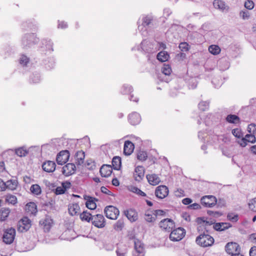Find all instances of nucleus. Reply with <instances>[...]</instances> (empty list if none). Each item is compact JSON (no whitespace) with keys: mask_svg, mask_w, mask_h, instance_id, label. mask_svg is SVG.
<instances>
[{"mask_svg":"<svg viewBox=\"0 0 256 256\" xmlns=\"http://www.w3.org/2000/svg\"><path fill=\"white\" fill-rule=\"evenodd\" d=\"M160 227L166 231L170 232L174 226L173 220L170 218L162 220L159 224Z\"/></svg>","mask_w":256,"mask_h":256,"instance_id":"f8f14e48","label":"nucleus"},{"mask_svg":"<svg viewBox=\"0 0 256 256\" xmlns=\"http://www.w3.org/2000/svg\"><path fill=\"white\" fill-rule=\"evenodd\" d=\"M100 172L102 177H108L112 172V168L110 165L104 164L100 168Z\"/></svg>","mask_w":256,"mask_h":256,"instance_id":"412c9836","label":"nucleus"},{"mask_svg":"<svg viewBox=\"0 0 256 256\" xmlns=\"http://www.w3.org/2000/svg\"><path fill=\"white\" fill-rule=\"evenodd\" d=\"M207 214L209 216H213L214 218H216L220 216L222 214L220 212L212 211V210H208L207 211Z\"/></svg>","mask_w":256,"mask_h":256,"instance_id":"603ef678","label":"nucleus"},{"mask_svg":"<svg viewBox=\"0 0 256 256\" xmlns=\"http://www.w3.org/2000/svg\"><path fill=\"white\" fill-rule=\"evenodd\" d=\"M144 174V167L142 166H138L136 168L134 172V176L135 180L138 182L142 180Z\"/></svg>","mask_w":256,"mask_h":256,"instance_id":"a211bd4d","label":"nucleus"},{"mask_svg":"<svg viewBox=\"0 0 256 256\" xmlns=\"http://www.w3.org/2000/svg\"><path fill=\"white\" fill-rule=\"evenodd\" d=\"M248 207L251 210L256 212V198L250 200Z\"/></svg>","mask_w":256,"mask_h":256,"instance_id":"de8ad7c7","label":"nucleus"},{"mask_svg":"<svg viewBox=\"0 0 256 256\" xmlns=\"http://www.w3.org/2000/svg\"><path fill=\"white\" fill-rule=\"evenodd\" d=\"M186 232L184 228H178L171 232L170 239L173 242L180 240L185 236Z\"/></svg>","mask_w":256,"mask_h":256,"instance_id":"f03ea898","label":"nucleus"},{"mask_svg":"<svg viewBox=\"0 0 256 256\" xmlns=\"http://www.w3.org/2000/svg\"><path fill=\"white\" fill-rule=\"evenodd\" d=\"M124 226V222L122 220H118L113 226L114 230L118 232L122 230Z\"/></svg>","mask_w":256,"mask_h":256,"instance_id":"ea45409f","label":"nucleus"},{"mask_svg":"<svg viewBox=\"0 0 256 256\" xmlns=\"http://www.w3.org/2000/svg\"><path fill=\"white\" fill-rule=\"evenodd\" d=\"M168 194V188L164 185L158 186L155 190L156 196L160 199H163L166 198Z\"/></svg>","mask_w":256,"mask_h":256,"instance_id":"9b49d317","label":"nucleus"},{"mask_svg":"<svg viewBox=\"0 0 256 256\" xmlns=\"http://www.w3.org/2000/svg\"><path fill=\"white\" fill-rule=\"evenodd\" d=\"M41 188L38 184H33V194H41Z\"/></svg>","mask_w":256,"mask_h":256,"instance_id":"6e6d98bb","label":"nucleus"},{"mask_svg":"<svg viewBox=\"0 0 256 256\" xmlns=\"http://www.w3.org/2000/svg\"><path fill=\"white\" fill-rule=\"evenodd\" d=\"M92 216L90 213L87 211H84L80 214V216L82 220L90 222V220H92Z\"/></svg>","mask_w":256,"mask_h":256,"instance_id":"2f4dec72","label":"nucleus"},{"mask_svg":"<svg viewBox=\"0 0 256 256\" xmlns=\"http://www.w3.org/2000/svg\"><path fill=\"white\" fill-rule=\"evenodd\" d=\"M209 102L206 101H202L199 103L198 108L202 111H206L208 109Z\"/></svg>","mask_w":256,"mask_h":256,"instance_id":"79ce46f5","label":"nucleus"},{"mask_svg":"<svg viewBox=\"0 0 256 256\" xmlns=\"http://www.w3.org/2000/svg\"><path fill=\"white\" fill-rule=\"evenodd\" d=\"M10 210L8 208H2L0 210V220H5L9 216Z\"/></svg>","mask_w":256,"mask_h":256,"instance_id":"f704fd0d","label":"nucleus"},{"mask_svg":"<svg viewBox=\"0 0 256 256\" xmlns=\"http://www.w3.org/2000/svg\"><path fill=\"white\" fill-rule=\"evenodd\" d=\"M44 65L46 68L48 70H50L55 65L54 59L53 57H50L47 58L44 61Z\"/></svg>","mask_w":256,"mask_h":256,"instance_id":"cd10ccee","label":"nucleus"},{"mask_svg":"<svg viewBox=\"0 0 256 256\" xmlns=\"http://www.w3.org/2000/svg\"><path fill=\"white\" fill-rule=\"evenodd\" d=\"M217 200L214 196L209 195L202 196L200 199V202L205 207L212 208L214 206Z\"/></svg>","mask_w":256,"mask_h":256,"instance_id":"423d86ee","label":"nucleus"},{"mask_svg":"<svg viewBox=\"0 0 256 256\" xmlns=\"http://www.w3.org/2000/svg\"><path fill=\"white\" fill-rule=\"evenodd\" d=\"M62 186L64 188V190L66 191L67 189L70 188L71 184L70 182L68 181H66L63 182L62 184Z\"/></svg>","mask_w":256,"mask_h":256,"instance_id":"69168bd1","label":"nucleus"},{"mask_svg":"<svg viewBox=\"0 0 256 256\" xmlns=\"http://www.w3.org/2000/svg\"><path fill=\"white\" fill-rule=\"evenodd\" d=\"M32 226L31 220L27 217L24 216L18 224V230L22 232H26Z\"/></svg>","mask_w":256,"mask_h":256,"instance_id":"39448f33","label":"nucleus"},{"mask_svg":"<svg viewBox=\"0 0 256 256\" xmlns=\"http://www.w3.org/2000/svg\"><path fill=\"white\" fill-rule=\"evenodd\" d=\"M244 7L248 10H252L254 7V2L250 0H248L244 3Z\"/></svg>","mask_w":256,"mask_h":256,"instance_id":"4d7b16f0","label":"nucleus"},{"mask_svg":"<svg viewBox=\"0 0 256 256\" xmlns=\"http://www.w3.org/2000/svg\"><path fill=\"white\" fill-rule=\"evenodd\" d=\"M156 217L153 216L152 214H145V220L146 222H154L156 220Z\"/></svg>","mask_w":256,"mask_h":256,"instance_id":"bf43d9fd","label":"nucleus"},{"mask_svg":"<svg viewBox=\"0 0 256 256\" xmlns=\"http://www.w3.org/2000/svg\"><path fill=\"white\" fill-rule=\"evenodd\" d=\"M28 153V151L24 147L19 148L15 150V154L20 157L24 156Z\"/></svg>","mask_w":256,"mask_h":256,"instance_id":"c9c22d12","label":"nucleus"},{"mask_svg":"<svg viewBox=\"0 0 256 256\" xmlns=\"http://www.w3.org/2000/svg\"><path fill=\"white\" fill-rule=\"evenodd\" d=\"M100 190L101 192L104 194H106L109 196H112V192L105 186H102L100 188Z\"/></svg>","mask_w":256,"mask_h":256,"instance_id":"0e129e2a","label":"nucleus"},{"mask_svg":"<svg viewBox=\"0 0 256 256\" xmlns=\"http://www.w3.org/2000/svg\"><path fill=\"white\" fill-rule=\"evenodd\" d=\"M134 250L132 256H144V248L143 244L138 240H134Z\"/></svg>","mask_w":256,"mask_h":256,"instance_id":"9d476101","label":"nucleus"},{"mask_svg":"<svg viewBox=\"0 0 256 256\" xmlns=\"http://www.w3.org/2000/svg\"><path fill=\"white\" fill-rule=\"evenodd\" d=\"M240 16L244 20L248 19L250 16V12L247 10L240 11Z\"/></svg>","mask_w":256,"mask_h":256,"instance_id":"864d4df0","label":"nucleus"},{"mask_svg":"<svg viewBox=\"0 0 256 256\" xmlns=\"http://www.w3.org/2000/svg\"><path fill=\"white\" fill-rule=\"evenodd\" d=\"M5 201L8 204H14L17 202V198L15 196L8 194L6 196Z\"/></svg>","mask_w":256,"mask_h":256,"instance_id":"e433bc0d","label":"nucleus"},{"mask_svg":"<svg viewBox=\"0 0 256 256\" xmlns=\"http://www.w3.org/2000/svg\"><path fill=\"white\" fill-rule=\"evenodd\" d=\"M227 218L228 220L236 222L238 220V215L234 213H228L227 215Z\"/></svg>","mask_w":256,"mask_h":256,"instance_id":"a19ab883","label":"nucleus"},{"mask_svg":"<svg viewBox=\"0 0 256 256\" xmlns=\"http://www.w3.org/2000/svg\"><path fill=\"white\" fill-rule=\"evenodd\" d=\"M214 220H206L204 217L198 218H197V222L202 224V226H210L212 224H214Z\"/></svg>","mask_w":256,"mask_h":256,"instance_id":"7c9ffc66","label":"nucleus"},{"mask_svg":"<svg viewBox=\"0 0 256 256\" xmlns=\"http://www.w3.org/2000/svg\"><path fill=\"white\" fill-rule=\"evenodd\" d=\"M208 51L212 54L216 55L220 52V48L216 45H211L208 48Z\"/></svg>","mask_w":256,"mask_h":256,"instance_id":"58836bf2","label":"nucleus"},{"mask_svg":"<svg viewBox=\"0 0 256 256\" xmlns=\"http://www.w3.org/2000/svg\"><path fill=\"white\" fill-rule=\"evenodd\" d=\"M162 72L164 74L169 76L172 72V68L170 65L164 64L162 68Z\"/></svg>","mask_w":256,"mask_h":256,"instance_id":"37998d69","label":"nucleus"},{"mask_svg":"<svg viewBox=\"0 0 256 256\" xmlns=\"http://www.w3.org/2000/svg\"><path fill=\"white\" fill-rule=\"evenodd\" d=\"M188 208L190 210H198L201 208L200 204L198 203H194L192 204H190Z\"/></svg>","mask_w":256,"mask_h":256,"instance_id":"e2e57ef3","label":"nucleus"},{"mask_svg":"<svg viewBox=\"0 0 256 256\" xmlns=\"http://www.w3.org/2000/svg\"><path fill=\"white\" fill-rule=\"evenodd\" d=\"M30 58L25 55H22L19 60L20 64L22 66H26L27 64L29 62Z\"/></svg>","mask_w":256,"mask_h":256,"instance_id":"a18cd8bd","label":"nucleus"},{"mask_svg":"<svg viewBox=\"0 0 256 256\" xmlns=\"http://www.w3.org/2000/svg\"><path fill=\"white\" fill-rule=\"evenodd\" d=\"M134 146L133 143L128 140L124 142V154L126 156H130L133 152Z\"/></svg>","mask_w":256,"mask_h":256,"instance_id":"aec40b11","label":"nucleus"},{"mask_svg":"<svg viewBox=\"0 0 256 256\" xmlns=\"http://www.w3.org/2000/svg\"><path fill=\"white\" fill-rule=\"evenodd\" d=\"M226 251L230 256L236 254L240 251V246L236 242L228 243L225 246Z\"/></svg>","mask_w":256,"mask_h":256,"instance_id":"0eeeda50","label":"nucleus"},{"mask_svg":"<svg viewBox=\"0 0 256 256\" xmlns=\"http://www.w3.org/2000/svg\"><path fill=\"white\" fill-rule=\"evenodd\" d=\"M226 120L228 122L231 124H238L240 122V118L238 116L234 114H228Z\"/></svg>","mask_w":256,"mask_h":256,"instance_id":"72a5a7b5","label":"nucleus"},{"mask_svg":"<svg viewBox=\"0 0 256 256\" xmlns=\"http://www.w3.org/2000/svg\"><path fill=\"white\" fill-rule=\"evenodd\" d=\"M25 211L30 216L32 214V202L28 203L25 206Z\"/></svg>","mask_w":256,"mask_h":256,"instance_id":"5fc2aeb1","label":"nucleus"},{"mask_svg":"<svg viewBox=\"0 0 256 256\" xmlns=\"http://www.w3.org/2000/svg\"><path fill=\"white\" fill-rule=\"evenodd\" d=\"M242 141L246 140L248 142H250L251 143H254L256 142V137L253 134H247L246 135V136L244 138H242Z\"/></svg>","mask_w":256,"mask_h":256,"instance_id":"c03bdc74","label":"nucleus"},{"mask_svg":"<svg viewBox=\"0 0 256 256\" xmlns=\"http://www.w3.org/2000/svg\"><path fill=\"white\" fill-rule=\"evenodd\" d=\"M148 157L147 153L144 151L140 150L138 152L137 158L138 160L141 161L146 160Z\"/></svg>","mask_w":256,"mask_h":256,"instance_id":"49530a36","label":"nucleus"},{"mask_svg":"<svg viewBox=\"0 0 256 256\" xmlns=\"http://www.w3.org/2000/svg\"><path fill=\"white\" fill-rule=\"evenodd\" d=\"M146 178L148 180V182L150 184L153 186H156L160 182V180L158 176L156 174H151L146 175Z\"/></svg>","mask_w":256,"mask_h":256,"instance_id":"5701e85b","label":"nucleus"},{"mask_svg":"<svg viewBox=\"0 0 256 256\" xmlns=\"http://www.w3.org/2000/svg\"><path fill=\"white\" fill-rule=\"evenodd\" d=\"M232 134L235 137L238 138H240L242 136V134L238 128L233 130H232Z\"/></svg>","mask_w":256,"mask_h":256,"instance_id":"13d9d810","label":"nucleus"},{"mask_svg":"<svg viewBox=\"0 0 256 256\" xmlns=\"http://www.w3.org/2000/svg\"><path fill=\"white\" fill-rule=\"evenodd\" d=\"M128 252L127 246L124 244H119L116 250L117 256H126Z\"/></svg>","mask_w":256,"mask_h":256,"instance_id":"393cba45","label":"nucleus"},{"mask_svg":"<svg viewBox=\"0 0 256 256\" xmlns=\"http://www.w3.org/2000/svg\"><path fill=\"white\" fill-rule=\"evenodd\" d=\"M132 192L142 196H146V194L137 187L133 186L130 190Z\"/></svg>","mask_w":256,"mask_h":256,"instance_id":"3c124183","label":"nucleus"},{"mask_svg":"<svg viewBox=\"0 0 256 256\" xmlns=\"http://www.w3.org/2000/svg\"><path fill=\"white\" fill-rule=\"evenodd\" d=\"M15 236V229L12 228L6 229L2 236L3 242L6 244H10L14 242Z\"/></svg>","mask_w":256,"mask_h":256,"instance_id":"20e7f679","label":"nucleus"},{"mask_svg":"<svg viewBox=\"0 0 256 256\" xmlns=\"http://www.w3.org/2000/svg\"><path fill=\"white\" fill-rule=\"evenodd\" d=\"M92 224L98 228H102L105 226V219L100 214L94 215L92 218Z\"/></svg>","mask_w":256,"mask_h":256,"instance_id":"1a4fd4ad","label":"nucleus"},{"mask_svg":"<svg viewBox=\"0 0 256 256\" xmlns=\"http://www.w3.org/2000/svg\"><path fill=\"white\" fill-rule=\"evenodd\" d=\"M156 58L159 61L165 62L168 60L170 56L167 52L161 51L158 54Z\"/></svg>","mask_w":256,"mask_h":256,"instance_id":"bb28decb","label":"nucleus"},{"mask_svg":"<svg viewBox=\"0 0 256 256\" xmlns=\"http://www.w3.org/2000/svg\"><path fill=\"white\" fill-rule=\"evenodd\" d=\"M213 5L214 8L224 11L227 6L224 1L220 0H214L213 2Z\"/></svg>","mask_w":256,"mask_h":256,"instance_id":"c85d7f7f","label":"nucleus"},{"mask_svg":"<svg viewBox=\"0 0 256 256\" xmlns=\"http://www.w3.org/2000/svg\"><path fill=\"white\" fill-rule=\"evenodd\" d=\"M250 256H256V246H252L250 250Z\"/></svg>","mask_w":256,"mask_h":256,"instance_id":"774afa93","label":"nucleus"},{"mask_svg":"<svg viewBox=\"0 0 256 256\" xmlns=\"http://www.w3.org/2000/svg\"><path fill=\"white\" fill-rule=\"evenodd\" d=\"M68 210L69 214L71 216H75L78 214L80 208L78 204H72L69 206Z\"/></svg>","mask_w":256,"mask_h":256,"instance_id":"a878e982","label":"nucleus"},{"mask_svg":"<svg viewBox=\"0 0 256 256\" xmlns=\"http://www.w3.org/2000/svg\"><path fill=\"white\" fill-rule=\"evenodd\" d=\"M104 212L106 216L111 220H116L120 214L118 209L113 206H106Z\"/></svg>","mask_w":256,"mask_h":256,"instance_id":"7ed1b4c3","label":"nucleus"},{"mask_svg":"<svg viewBox=\"0 0 256 256\" xmlns=\"http://www.w3.org/2000/svg\"><path fill=\"white\" fill-rule=\"evenodd\" d=\"M84 198L87 200L86 205L88 209L94 210L96 208V205L95 202L98 200L90 196H86Z\"/></svg>","mask_w":256,"mask_h":256,"instance_id":"b1692460","label":"nucleus"},{"mask_svg":"<svg viewBox=\"0 0 256 256\" xmlns=\"http://www.w3.org/2000/svg\"><path fill=\"white\" fill-rule=\"evenodd\" d=\"M56 164L54 162L47 160L42 164V170L47 172H52L56 170Z\"/></svg>","mask_w":256,"mask_h":256,"instance_id":"dca6fc26","label":"nucleus"},{"mask_svg":"<svg viewBox=\"0 0 256 256\" xmlns=\"http://www.w3.org/2000/svg\"><path fill=\"white\" fill-rule=\"evenodd\" d=\"M6 189L8 188L11 190H15L17 186V182L16 180H10L5 182Z\"/></svg>","mask_w":256,"mask_h":256,"instance_id":"4c0bfd02","label":"nucleus"},{"mask_svg":"<svg viewBox=\"0 0 256 256\" xmlns=\"http://www.w3.org/2000/svg\"><path fill=\"white\" fill-rule=\"evenodd\" d=\"M76 166L72 163H68L62 168V173L66 176H69L75 173Z\"/></svg>","mask_w":256,"mask_h":256,"instance_id":"2eb2a0df","label":"nucleus"},{"mask_svg":"<svg viewBox=\"0 0 256 256\" xmlns=\"http://www.w3.org/2000/svg\"><path fill=\"white\" fill-rule=\"evenodd\" d=\"M53 45L54 44L50 40H43L40 43L41 47V50H40L42 52L49 51L50 52H52L54 51Z\"/></svg>","mask_w":256,"mask_h":256,"instance_id":"ddd939ff","label":"nucleus"},{"mask_svg":"<svg viewBox=\"0 0 256 256\" xmlns=\"http://www.w3.org/2000/svg\"><path fill=\"white\" fill-rule=\"evenodd\" d=\"M122 164L121 158L118 156H114L112 160V166L114 170H119Z\"/></svg>","mask_w":256,"mask_h":256,"instance_id":"c756f323","label":"nucleus"},{"mask_svg":"<svg viewBox=\"0 0 256 256\" xmlns=\"http://www.w3.org/2000/svg\"><path fill=\"white\" fill-rule=\"evenodd\" d=\"M23 44L27 46L30 44L31 42V35L30 34H26L23 38L22 40Z\"/></svg>","mask_w":256,"mask_h":256,"instance_id":"09e8293b","label":"nucleus"},{"mask_svg":"<svg viewBox=\"0 0 256 256\" xmlns=\"http://www.w3.org/2000/svg\"><path fill=\"white\" fill-rule=\"evenodd\" d=\"M132 92V87L127 84H124L120 89V93L122 94H130Z\"/></svg>","mask_w":256,"mask_h":256,"instance_id":"473e14b6","label":"nucleus"},{"mask_svg":"<svg viewBox=\"0 0 256 256\" xmlns=\"http://www.w3.org/2000/svg\"><path fill=\"white\" fill-rule=\"evenodd\" d=\"M68 27V24L66 22L64 21H58V28H65Z\"/></svg>","mask_w":256,"mask_h":256,"instance_id":"338daca9","label":"nucleus"},{"mask_svg":"<svg viewBox=\"0 0 256 256\" xmlns=\"http://www.w3.org/2000/svg\"><path fill=\"white\" fill-rule=\"evenodd\" d=\"M128 120L132 125H136L140 122L141 117L139 114L133 112L128 115Z\"/></svg>","mask_w":256,"mask_h":256,"instance_id":"f3484780","label":"nucleus"},{"mask_svg":"<svg viewBox=\"0 0 256 256\" xmlns=\"http://www.w3.org/2000/svg\"><path fill=\"white\" fill-rule=\"evenodd\" d=\"M39 224L44 232H48L52 226L53 220L50 217L46 216L44 218L40 221Z\"/></svg>","mask_w":256,"mask_h":256,"instance_id":"6e6552de","label":"nucleus"},{"mask_svg":"<svg viewBox=\"0 0 256 256\" xmlns=\"http://www.w3.org/2000/svg\"><path fill=\"white\" fill-rule=\"evenodd\" d=\"M69 156V152L68 150H63L60 152L56 158L58 164L62 165L65 164L68 160Z\"/></svg>","mask_w":256,"mask_h":256,"instance_id":"4468645a","label":"nucleus"},{"mask_svg":"<svg viewBox=\"0 0 256 256\" xmlns=\"http://www.w3.org/2000/svg\"><path fill=\"white\" fill-rule=\"evenodd\" d=\"M66 190H64V188H62V186H58L56 189L54 191V193L56 195L63 194L65 192Z\"/></svg>","mask_w":256,"mask_h":256,"instance_id":"680f3d73","label":"nucleus"},{"mask_svg":"<svg viewBox=\"0 0 256 256\" xmlns=\"http://www.w3.org/2000/svg\"><path fill=\"white\" fill-rule=\"evenodd\" d=\"M188 44L186 42H181L179 45L180 48L182 51H188Z\"/></svg>","mask_w":256,"mask_h":256,"instance_id":"052dcab7","label":"nucleus"},{"mask_svg":"<svg viewBox=\"0 0 256 256\" xmlns=\"http://www.w3.org/2000/svg\"><path fill=\"white\" fill-rule=\"evenodd\" d=\"M127 218L132 222L136 221L138 218L137 212L134 209L130 208L124 212Z\"/></svg>","mask_w":256,"mask_h":256,"instance_id":"6ab92c4d","label":"nucleus"},{"mask_svg":"<svg viewBox=\"0 0 256 256\" xmlns=\"http://www.w3.org/2000/svg\"><path fill=\"white\" fill-rule=\"evenodd\" d=\"M232 226V224L228 222H218L214 224L213 228L216 231H224Z\"/></svg>","mask_w":256,"mask_h":256,"instance_id":"4be33fe9","label":"nucleus"},{"mask_svg":"<svg viewBox=\"0 0 256 256\" xmlns=\"http://www.w3.org/2000/svg\"><path fill=\"white\" fill-rule=\"evenodd\" d=\"M152 18L150 16H146L142 19V26L144 27L149 26L152 21Z\"/></svg>","mask_w":256,"mask_h":256,"instance_id":"8fccbe9b","label":"nucleus"},{"mask_svg":"<svg viewBox=\"0 0 256 256\" xmlns=\"http://www.w3.org/2000/svg\"><path fill=\"white\" fill-rule=\"evenodd\" d=\"M206 233H208L207 231ZM196 242L200 246L206 248L212 246L214 243V240L211 236L204 232L196 238Z\"/></svg>","mask_w":256,"mask_h":256,"instance_id":"f257e3e1","label":"nucleus"}]
</instances>
